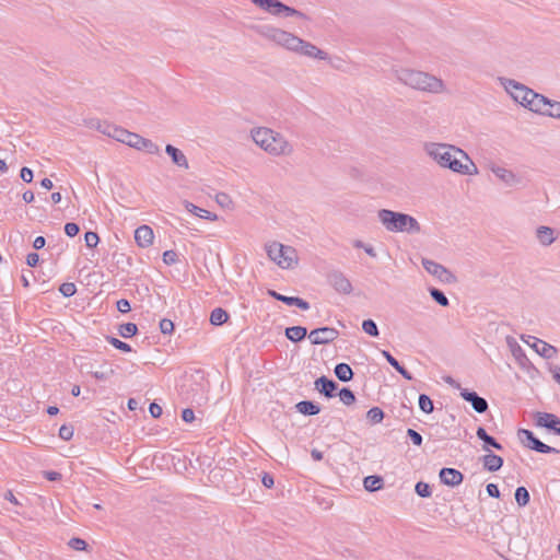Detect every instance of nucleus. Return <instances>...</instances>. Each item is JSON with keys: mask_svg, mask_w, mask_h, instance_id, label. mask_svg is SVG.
Returning <instances> with one entry per match:
<instances>
[{"mask_svg": "<svg viewBox=\"0 0 560 560\" xmlns=\"http://www.w3.org/2000/svg\"><path fill=\"white\" fill-rule=\"evenodd\" d=\"M545 115L560 119V102L549 100Z\"/></svg>", "mask_w": 560, "mask_h": 560, "instance_id": "obj_44", "label": "nucleus"}, {"mask_svg": "<svg viewBox=\"0 0 560 560\" xmlns=\"http://www.w3.org/2000/svg\"><path fill=\"white\" fill-rule=\"evenodd\" d=\"M80 232V226L74 223V222H69V223H66L65 225V233L69 236V237H74L79 234Z\"/></svg>", "mask_w": 560, "mask_h": 560, "instance_id": "obj_51", "label": "nucleus"}, {"mask_svg": "<svg viewBox=\"0 0 560 560\" xmlns=\"http://www.w3.org/2000/svg\"><path fill=\"white\" fill-rule=\"evenodd\" d=\"M522 340L534 348L535 351L545 359H551L557 353V349L553 346L536 337L527 336L526 339L525 336H522Z\"/></svg>", "mask_w": 560, "mask_h": 560, "instance_id": "obj_14", "label": "nucleus"}, {"mask_svg": "<svg viewBox=\"0 0 560 560\" xmlns=\"http://www.w3.org/2000/svg\"><path fill=\"white\" fill-rule=\"evenodd\" d=\"M328 283L339 293L350 294L352 292V284L350 280L338 270L331 271L327 276Z\"/></svg>", "mask_w": 560, "mask_h": 560, "instance_id": "obj_12", "label": "nucleus"}, {"mask_svg": "<svg viewBox=\"0 0 560 560\" xmlns=\"http://www.w3.org/2000/svg\"><path fill=\"white\" fill-rule=\"evenodd\" d=\"M429 292H430V295L431 298L441 306H448L450 305V301L447 299V296L444 294L443 291H441L440 289H436V288H430L429 289Z\"/></svg>", "mask_w": 560, "mask_h": 560, "instance_id": "obj_36", "label": "nucleus"}, {"mask_svg": "<svg viewBox=\"0 0 560 560\" xmlns=\"http://www.w3.org/2000/svg\"><path fill=\"white\" fill-rule=\"evenodd\" d=\"M59 292L66 296V298H70V296H73L77 292V287L74 283L72 282H65L62 283L60 287H59Z\"/></svg>", "mask_w": 560, "mask_h": 560, "instance_id": "obj_45", "label": "nucleus"}, {"mask_svg": "<svg viewBox=\"0 0 560 560\" xmlns=\"http://www.w3.org/2000/svg\"><path fill=\"white\" fill-rule=\"evenodd\" d=\"M73 433H74V430H73V427L72 425H67V424H62L59 429V438L63 441H69L72 439L73 436Z\"/></svg>", "mask_w": 560, "mask_h": 560, "instance_id": "obj_47", "label": "nucleus"}, {"mask_svg": "<svg viewBox=\"0 0 560 560\" xmlns=\"http://www.w3.org/2000/svg\"><path fill=\"white\" fill-rule=\"evenodd\" d=\"M558 233L555 229L540 225L536 229V238L542 246H550L557 240Z\"/></svg>", "mask_w": 560, "mask_h": 560, "instance_id": "obj_21", "label": "nucleus"}, {"mask_svg": "<svg viewBox=\"0 0 560 560\" xmlns=\"http://www.w3.org/2000/svg\"><path fill=\"white\" fill-rule=\"evenodd\" d=\"M154 233L151 226L141 225L135 231V241L138 246L145 248L153 243Z\"/></svg>", "mask_w": 560, "mask_h": 560, "instance_id": "obj_20", "label": "nucleus"}, {"mask_svg": "<svg viewBox=\"0 0 560 560\" xmlns=\"http://www.w3.org/2000/svg\"><path fill=\"white\" fill-rule=\"evenodd\" d=\"M334 372L336 377L341 382H349L353 378V371L347 363H338Z\"/></svg>", "mask_w": 560, "mask_h": 560, "instance_id": "obj_31", "label": "nucleus"}, {"mask_svg": "<svg viewBox=\"0 0 560 560\" xmlns=\"http://www.w3.org/2000/svg\"><path fill=\"white\" fill-rule=\"evenodd\" d=\"M550 372L552 373L555 381L560 385V366H558V365L551 366Z\"/></svg>", "mask_w": 560, "mask_h": 560, "instance_id": "obj_64", "label": "nucleus"}, {"mask_svg": "<svg viewBox=\"0 0 560 560\" xmlns=\"http://www.w3.org/2000/svg\"><path fill=\"white\" fill-rule=\"evenodd\" d=\"M133 148L137 150H140V151H144L149 154H159L160 153V148L158 144H155L150 139H145L141 136H139V141L136 142Z\"/></svg>", "mask_w": 560, "mask_h": 560, "instance_id": "obj_29", "label": "nucleus"}, {"mask_svg": "<svg viewBox=\"0 0 560 560\" xmlns=\"http://www.w3.org/2000/svg\"><path fill=\"white\" fill-rule=\"evenodd\" d=\"M339 336V331L332 327H319L313 329L308 334V338L313 345H327L332 342Z\"/></svg>", "mask_w": 560, "mask_h": 560, "instance_id": "obj_11", "label": "nucleus"}, {"mask_svg": "<svg viewBox=\"0 0 560 560\" xmlns=\"http://www.w3.org/2000/svg\"><path fill=\"white\" fill-rule=\"evenodd\" d=\"M505 91L512 96V98L520 103L522 106L527 108L530 98L535 96V91L527 88L526 85L513 80L504 79L502 82Z\"/></svg>", "mask_w": 560, "mask_h": 560, "instance_id": "obj_8", "label": "nucleus"}, {"mask_svg": "<svg viewBox=\"0 0 560 560\" xmlns=\"http://www.w3.org/2000/svg\"><path fill=\"white\" fill-rule=\"evenodd\" d=\"M229 317L230 316L225 310L217 307L210 314V323L213 326H221L228 322Z\"/></svg>", "mask_w": 560, "mask_h": 560, "instance_id": "obj_34", "label": "nucleus"}, {"mask_svg": "<svg viewBox=\"0 0 560 560\" xmlns=\"http://www.w3.org/2000/svg\"><path fill=\"white\" fill-rule=\"evenodd\" d=\"M377 218L382 225L392 233L417 234L421 232V225L418 220L404 212L381 209L377 211Z\"/></svg>", "mask_w": 560, "mask_h": 560, "instance_id": "obj_4", "label": "nucleus"}, {"mask_svg": "<svg viewBox=\"0 0 560 560\" xmlns=\"http://www.w3.org/2000/svg\"><path fill=\"white\" fill-rule=\"evenodd\" d=\"M262 35L267 39L293 52L299 46L301 39L300 37L295 36L290 32L273 26H266L265 31L262 32Z\"/></svg>", "mask_w": 560, "mask_h": 560, "instance_id": "obj_7", "label": "nucleus"}, {"mask_svg": "<svg viewBox=\"0 0 560 560\" xmlns=\"http://www.w3.org/2000/svg\"><path fill=\"white\" fill-rule=\"evenodd\" d=\"M392 73L399 83L412 90L429 94L447 92L444 81L432 73L405 67L393 68Z\"/></svg>", "mask_w": 560, "mask_h": 560, "instance_id": "obj_2", "label": "nucleus"}, {"mask_svg": "<svg viewBox=\"0 0 560 560\" xmlns=\"http://www.w3.org/2000/svg\"><path fill=\"white\" fill-rule=\"evenodd\" d=\"M548 104H549V98L546 97L545 95L542 94H539L537 92H535V96H533L530 98V102L527 106V109L534 112V113H537V114H540V115H545L546 114V110H547V107H548Z\"/></svg>", "mask_w": 560, "mask_h": 560, "instance_id": "obj_24", "label": "nucleus"}, {"mask_svg": "<svg viewBox=\"0 0 560 560\" xmlns=\"http://www.w3.org/2000/svg\"><path fill=\"white\" fill-rule=\"evenodd\" d=\"M165 152L171 158L172 162L178 167H189L186 155L176 147L172 144H166Z\"/></svg>", "mask_w": 560, "mask_h": 560, "instance_id": "obj_25", "label": "nucleus"}, {"mask_svg": "<svg viewBox=\"0 0 560 560\" xmlns=\"http://www.w3.org/2000/svg\"><path fill=\"white\" fill-rule=\"evenodd\" d=\"M364 489L369 492L381 490L384 486V480L381 476L372 475L363 479Z\"/></svg>", "mask_w": 560, "mask_h": 560, "instance_id": "obj_32", "label": "nucleus"}, {"mask_svg": "<svg viewBox=\"0 0 560 560\" xmlns=\"http://www.w3.org/2000/svg\"><path fill=\"white\" fill-rule=\"evenodd\" d=\"M385 417V413L384 411L378 408V407H372L368 412H366V418L368 420L373 423V424H376V423H380L383 421Z\"/></svg>", "mask_w": 560, "mask_h": 560, "instance_id": "obj_39", "label": "nucleus"}, {"mask_svg": "<svg viewBox=\"0 0 560 560\" xmlns=\"http://www.w3.org/2000/svg\"><path fill=\"white\" fill-rule=\"evenodd\" d=\"M254 4L275 16L290 18L294 16L302 20H310V18L292 7L287 5L280 0H250Z\"/></svg>", "mask_w": 560, "mask_h": 560, "instance_id": "obj_6", "label": "nucleus"}, {"mask_svg": "<svg viewBox=\"0 0 560 560\" xmlns=\"http://www.w3.org/2000/svg\"><path fill=\"white\" fill-rule=\"evenodd\" d=\"M118 332L122 338H130L138 332V326L135 323L121 324Z\"/></svg>", "mask_w": 560, "mask_h": 560, "instance_id": "obj_38", "label": "nucleus"}, {"mask_svg": "<svg viewBox=\"0 0 560 560\" xmlns=\"http://www.w3.org/2000/svg\"><path fill=\"white\" fill-rule=\"evenodd\" d=\"M294 52L308 58L329 60V55L326 51L319 49L316 45L312 44L311 42L304 40L302 38L300 39V44Z\"/></svg>", "mask_w": 560, "mask_h": 560, "instance_id": "obj_13", "label": "nucleus"}, {"mask_svg": "<svg viewBox=\"0 0 560 560\" xmlns=\"http://www.w3.org/2000/svg\"><path fill=\"white\" fill-rule=\"evenodd\" d=\"M338 395H339L340 400L346 406H351L352 404L355 402V395H354L353 390H351L349 387H342L339 390Z\"/></svg>", "mask_w": 560, "mask_h": 560, "instance_id": "obj_40", "label": "nucleus"}, {"mask_svg": "<svg viewBox=\"0 0 560 560\" xmlns=\"http://www.w3.org/2000/svg\"><path fill=\"white\" fill-rule=\"evenodd\" d=\"M268 257L283 269H290L298 265L299 257L294 247L271 242L266 245Z\"/></svg>", "mask_w": 560, "mask_h": 560, "instance_id": "obj_5", "label": "nucleus"}, {"mask_svg": "<svg viewBox=\"0 0 560 560\" xmlns=\"http://www.w3.org/2000/svg\"><path fill=\"white\" fill-rule=\"evenodd\" d=\"M422 266L427 272L439 279L446 284H454L457 282L456 276L443 265L435 262L428 258H422Z\"/></svg>", "mask_w": 560, "mask_h": 560, "instance_id": "obj_9", "label": "nucleus"}, {"mask_svg": "<svg viewBox=\"0 0 560 560\" xmlns=\"http://www.w3.org/2000/svg\"><path fill=\"white\" fill-rule=\"evenodd\" d=\"M418 402H419L420 410L423 411L424 413L433 412L434 405H433L432 399L428 395L420 394Z\"/></svg>", "mask_w": 560, "mask_h": 560, "instance_id": "obj_37", "label": "nucleus"}, {"mask_svg": "<svg viewBox=\"0 0 560 560\" xmlns=\"http://www.w3.org/2000/svg\"><path fill=\"white\" fill-rule=\"evenodd\" d=\"M33 171L26 166L21 168L20 177L25 183H31L33 180Z\"/></svg>", "mask_w": 560, "mask_h": 560, "instance_id": "obj_55", "label": "nucleus"}, {"mask_svg": "<svg viewBox=\"0 0 560 560\" xmlns=\"http://www.w3.org/2000/svg\"><path fill=\"white\" fill-rule=\"evenodd\" d=\"M298 412L304 416H316L320 412V406L312 400H302L295 405Z\"/></svg>", "mask_w": 560, "mask_h": 560, "instance_id": "obj_27", "label": "nucleus"}, {"mask_svg": "<svg viewBox=\"0 0 560 560\" xmlns=\"http://www.w3.org/2000/svg\"><path fill=\"white\" fill-rule=\"evenodd\" d=\"M439 477L441 482L448 487L459 486L464 480V475L459 470L447 467L440 470Z\"/></svg>", "mask_w": 560, "mask_h": 560, "instance_id": "obj_17", "label": "nucleus"}, {"mask_svg": "<svg viewBox=\"0 0 560 560\" xmlns=\"http://www.w3.org/2000/svg\"><path fill=\"white\" fill-rule=\"evenodd\" d=\"M84 241H85V245L88 247L94 248L97 246V244L100 242V237H98L97 233L89 231L84 234Z\"/></svg>", "mask_w": 560, "mask_h": 560, "instance_id": "obj_46", "label": "nucleus"}, {"mask_svg": "<svg viewBox=\"0 0 560 560\" xmlns=\"http://www.w3.org/2000/svg\"><path fill=\"white\" fill-rule=\"evenodd\" d=\"M517 436L524 446H526L533 451L536 447V443L540 442V440L537 439L535 436V434L530 430H527V429H520L517 431Z\"/></svg>", "mask_w": 560, "mask_h": 560, "instance_id": "obj_28", "label": "nucleus"}, {"mask_svg": "<svg viewBox=\"0 0 560 560\" xmlns=\"http://www.w3.org/2000/svg\"><path fill=\"white\" fill-rule=\"evenodd\" d=\"M382 355L386 359L388 364L394 368L396 363H398V360L392 355V353L387 350L381 351Z\"/></svg>", "mask_w": 560, "mask_h": 560, "instance_id": "obj_63", "label": "nucleus"}, {"mask_svg": "<svg viewBox=\"0 0 560 560\" xmlns=\"http://www.w3.org/2000/svg\"><path fill=\"white\" fill-rule=\"evenodd\" d=\"M103 132L108 135L113 139L121 143H125L131 148H133L136 142L139 141L140 136L138 133L128 131L127 129L117 126H107L106 129L103 130Z\"/></svg>", "mask_w": 560, "mask_h": 560, "instance_id": "obj_10", "label": "nucleus"}, {"mask_svg": "<svg viewBox=\"0 0 560 560\" xmlns=\"http://www.w3.org/2000/svg\"><path fill=\"white\" fill-rule=\"evenodd\" d=\"M253 141L271 155H289L293 148L287 138L266 127H258L252 130Z\"/></svg>", "mask_w": 560, "mask_h": 560, "instance_id": "obj_3", "label": "nucleus"}, {"mask_svg": "<svg viewBox=\"0 0 560 560\" xmlns=\"http://www.w3.org/2000/svg\"><path fill=\"white\" fill-rule=\"evenodd\" d=\"M514 495H515L516 503L520 506H526L529 503L530 495H529L528 490L525 487H523V486L517 487Z\"/></svg>", "mask_w": 560, "mask_h": 560, "instance_id": "obj_35", "label": "nucleus"}, {"mask_svg": "<svg viewBox=\"0 0 560 560\" xmlns=\"http://www.w3.org/2000/svg\"><path fill=\"white\" fill-rule=\"evenodd\" d=\"M424 152L441 167L460 175H476L478 168L469 155L453 144L425 142Z\"/></svg>", "mask_w": 560, "mask_h": 560, "instance_id": "obj_1", "label": "nucleus"}, {"mask_svg": "<svg viewBox=\"0 0 560 560\" xmlns=\"http://www.w3.org/2000/svg\"><path fill=\"white\" fill-rule=\"evenodd\" d=\"M362 329L371 337H378L380 335L378 327L373 319H364L362 322Z\"/></svg>", "mask_w": 560, "mask_h": 560, "instance_id": "obj_41", "label": "nucleus"}, {"mask_svg": "<svg viewBox=\"0 0 560 560\" xmlns=\"http://www.w3.org/2000/svg\"><path fill=\"white\" fill-rule=\"evenodd\" d=\"M117 310L120 313H128L131 310L130 302L127 299H120L116 303Z\"/></svg>", "mask_w": 560, "mask_h": 560, "instance_id": "obj_56", "label": "nucleus"}, {"mask_svg": "<svg viewBox=\"0 0 560 560\" xmlns=\"http://www.w3.org/2000/svg\"><path fill=\"white\" fill-rule=\"evenodd\" d=\"M261 482L268 489L272 488L275 485L273 477L268 472H264V475L261 477Z\"/></svg>", "mask_w": 560, "mask_h": 560, "instance_id": "obj_60", "label": "nucleus"}, {"mask_svg": "<svg viewBox=\"0 0 560 560\" xmlns=\"http://www.w3.org/2000/svg\"><path fill=\"white\" fill-rule=\"evenodd\" d=\"M215 199L217 202L222 207H230V205L232 203L230 196L225 192H219Z\"/></svg>", "mask_w": 560, "mask_h": 560, "instance_id": "obj_54", "label": "nucleus"}, {"mask_svg": "<svg viewBox=\"0 0 560 560\" xmlns=\"http://www.w3.org/2000/svg\"><path fill=\"white\" fill-rule=\"evenodd\" d=\"M149 411L153 418H159L162 415V407L156 402H151L149 406Z\"/></svg>", "mask_w": 560, "mask_h": 560, "instance_id": "obj_58", "label": "nucleus"}, {"mask_svg": "<svg viewBox=\"0 0 560 560\" xmlns=\"http://www.w3.org/2000/svg\"><path fill=\"white\" fill-rule=\"evenodd\" d=\"M535 421L538 427L551 430L555 434L560 435V418L549 412H537Z\"/></svg>", "mask_w": 560, "mask_h": 560, "instance_id": "obj_16", "label": "nucleus"}, {"mask_svg": "<svg viewBox=\"0 0 560 560\" xmlns=\"http://www.w3.org/2000/svg\"><path fill=\"white\" fill-rule=\"evenodd\" d=\"M268 294L273 298L275 300L277 301H280L287 305H290V306H296L303 311H306L310 308V303L299 296H287V295H283L281 293H278L277 291L275 290H269L268 291Z\"/></svg>", "mask_w": 560, "mask_h": 560, "instance_id": "obj_18", "label": "nucleus"}, {"mask_svg": "<svg viewBox=\"0 0 560 560\" xmlns=\"http://www.w3.org/2000/svg\"><path fill=\"white\" fill-rule=\"evenodd\" d=\"M487 493L492 498H500V490L498 485L495 483H488L486 487Z\"/></svg>", "mask_w": 560, "mask_h": 560, "instance_id": "obj_57", "label": "nucleus"}, {"mask_svg": "<svg viewBox=\"0 0 560 560\" xmlns=\"http://www.w3.org/2000/svg\"><path fill=\"white\" fill-rule=\"evenodd\" d=\"M182 419L183 421L185 422H191L194 421L195 419V412L191 408H185L183 411H182Z\"/></svg>", "mask_w": 560, "mask_h": 560, "instance_id": "obj_59", "label": "nucleus"}, {"mask_svg": "<svg viewBox=\"0 0 560 560\" xmlns=\"http://www.w3.org/2000/svg\"><path fill=\"white\" fill-rule=\"evenodd\" d=\"M415 491L421 498H430L432 495L431 486L423 481H418L416 483Z\"/></svg>", "mask_w": 560, "mask_h": 560, "instance_id": "obj_42", "label": "nucleus"}, {"mask_svg": "<svg viewBox=\"0 0 560 560\" xmlns=\"http://www.w3.org/2000/svg\"><path fill=\"white\" fill-rule=\"evenodd\" d=\"M185 208L194 213L195 215L199 217V218H202V219H208V220H215L217 219V214L206 210V209H202L200 207H197L196 205L189 202V201H185Z\"/></svg>", "mask_w": 560, "mask_h": 560, "instance_id": "obj_33", "label": "nucleus"}, {"mask_svg": "<svg viewBox=\"0 0 560 560\" xmlns=\"http://www.w3.org/2000/svg\"><path fill=\"white\" fill-rule=\"evenodd\" d=\"M160 330L163 334H171L174 330V324L171 319L163 318L160 322Z\"/></svg>", "mask_w": 560, "mask_h": 560, "instance_id": "obj_52", "label": "nucleus"}, {"mask_svg": "<svg viewBox=\"0 0 560 560\" xmlns=\"http://www.w3.org/2000/svg\"><path fill=\"white\" fill-rule=\"evenodd\" d=\"M39 261V256L37 253H30L27 256H26V264L30 266V267H35Z\"/></svg>", "mask_w": 560, "mask_h": 560, "instance_id": "obj_61", "label": "nucleus"}, {"mask_svg": "<svg viewBox=\"0 0 560 560\" xmlns=\"http://www.w3.org/2000/svg\"><path fill=\"white\" fill-rule=\"evenodd\" d=\"M491 171L493 172V174L497 177H499L506 185L512 186L518 182V179L516 178V175L510 170H506L501 166H492Z\"/></svg>", "mask_w": 560, "mask_h": 560, "instance_id": "obj_26", "label": "nucleus"}, {"mask_svg": "<svg viewBox=\"0 0 560 560\" xmlns=\"http://www.w3.org/2000/svg\"><path fill=\"white\" fill-rule=\"evenodd\" d=\"M315 389H317L325 397L332 398L336 396L338 384L334 380L323 375L315 381Z\"/></svg>", "mask_w": 560, "mask_h": 560, "instance_id": "obj_19", "label": "nucleus"}, {"mask_svg": "<svg viewBox=\"0 0 560 560\" xmlns=\"http://www.w3.org/2000/svg\"><path fill=\"white\" fill-rule=\"evenodd\" d=\"M476 435L479 440L483 442L482 450L486 452H490V447H493L498 451H502L503 446L500 444L493 436L487 433L483 427H478L476 431Z\"/></svg>", "mask_w": 560, "mask_h": 560, "instance_id": "obj_23", "label": "nucleus"}, {"mask_svg": "<svg viewBox=\"0 0 560 560\" xmlns=\"http://www.w3.org/2000/svg\"><path fill=\"white\" fill-rule=\"evenodd\" d=\"M106 340L117 350H120L122 352H130L131 347L125 341H121L120 339L112 336H106Z\"/></svg>", "mask_w": 560, "mask_h": 560, "instance_id": "obj_43", "label": "nucleus"}, {"mask_svg": "<svg viewBox=\"0 0 560 560\" xmlns=\"http://www.w3.org/2000/svg\"><path fill=\"white\" fill-rule=\"evenodd\" d=\"M480 460L482 462V466L486 470L490 472H495L500 470L503 466V458L492 452L487 453L483 455Z\"/></svg>", "mask_w": 560, "mask_h": 560, "instance_id": "obj_22", "label": "nucleus"}, {"mask_svg": "<svg viewBox=\"0 0 560 560\" xmlns=\"http://www.w3.org/2000/svg\"><path fill=\"white\" fill-rule=\"evenodd\" d=\"M69 546L74 550H84L88 544L85 542V540L81 538H71L69 541Z\"/></svg>", "mask_w": 560, "mask_h": 560, "instance_id": "obj_53", "label": "nucleus"}, {"mask_svg": "<svg viewBox=\"0 0 560 560\" xmlns=\"http://www.w3.org/2000/svg\"><path fill=\"white\" fill-rule=\"evenodd\" d=\"M306 336L307 329L303 326H292L285 329V337L293 342L302 341Z\"/></svg>", "mask_w": 560, "mask_h": 560, "instance_id": "obj_30", "label": "nucleus"}, {"mask_svg": "<svg viewBox=\"0 0 560 560\" xmlns=\"http://www.w3.org/2000/svg\"><path fill=\"white\" fill-rule=\"evenodd\" d=\"M460 397L465 401L469 402L471 405L472 409L478 413H483L489 408L488 401L483 397H480L474 390H469L467 388H462Z\"/></svg>", "mask_w": 560, "mask_h": 560, "instance_id": "obj_15", "label": "nucleus"}, {"mask_svg": "<svg viewBox=\"0 0 560 560\" xmlns=\"http://www.w3.org/2000/svg\"><path fill=\"white\" fill-rule=\"evenodd\" d=\"M407 436L411 440V442L415 445H417V446H421L422 445V442H423L422 435L419 432H417L416 430L408 429L407 430Z\"/></svg>", "mask_w": 560, "mask_h": 560, "instance_id": "obj_50", "label": "nucleus"}, {"mask_svg": "<svg viewBox=\"0 0 560 560\" xmlns=\"http://www.w3.org/2000/svg\"><path fill=\"white\" fill-rule=\"evenodd\" d=\"M44 474H45V478L49 481H58L61 479V474L58 471L50 470V471H45Z\"/></svg>", "mask_w": 560, "mask_h": 560, "instance_id": "obj_62", "label": "nucleus"}, {"mask_svg": "<svg viewBox=\"0 0 560 560\" xmlns=\"http://www.w3.org/2000/svg\"><path fill=\"white\" fill-rule=\"evenodd\" d=\"M534 451L541 453V454H550V453L558 454L559 453V450H557L552 446H549V445L542 443L541 441L539 443H536V447Z\"/></svg>", "mask_w": 560, "mask_h": 560, "instance_id": "obj_49", "label": "nucleus"}, {"mask_svg": "<svg viewBox=\"0 0 560 560\" xmlns=\"http://www.w3.org/2000/svg\"><path fill=\"white\" fill-rule=\"evenodd\" d=\"M163 261L165 265L171 266L178 261V255L175 250L168 249L163 253Z\"/></svg>", "mask_w": 560, "mask_h": 560, "instance_id": "obj_48", "label": "nucleus"}]
</instances>
